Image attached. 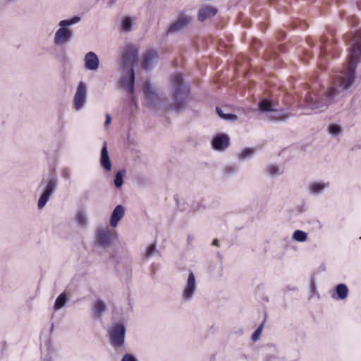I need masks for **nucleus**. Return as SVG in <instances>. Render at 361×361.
Instances as JSON below:
<instances>
[{
  "label": "nucleus",
  "instance_id": "28",
  "mask_svg": "<svg viewBox=\"0 0 361 361\" xmlns=\"http://www.w3.org/2000/svg\"><path fill=\"white\" fill-rule=\"evenodd\" d=\"M342 128L340 125L336 123H331L327 127L328 133L334 137L338 136L342 133Z\"/></svg>",
  "mask_w": 361,
  "mask_h": 361
},
{
  "label": "nucleus",
  "instance_id": "34",
  "mask_svg": "<svg viewBox=\"0 0 361 361\" xmlns=\"http://www.w3.org/2000/svg\"><path fill=\"white\" fill-rule=\"evenodd\" d=\"M267 173L272 176H276L282 173V170H281L276 165L270 164L267 167Z\"/></svg>",
  "mask_w": 361,
  "mask_h": 361
},
{
  "label": "nucleus",
  "instance_id": "9",
  "mask_svg": "<svg viewBox=\"0 0 361 361\" xmlns=\"http://www.w3.org/2000/svg\"><path fill=\"white\" fill-rule=\"evenodd\" d=\"M87 86L84 82L80 81L78 85L76 92L73 97V108L76 111L82 110L87 103Z\"/></svg>",
  "mask_w": 361,
  "mask_h": 361
},
{
  "label": "nucleus",
  "instance_id": "14",
  "mask_svg": "<svg viewBox=\"0 0 361 361\" xmlns=\"http://www.w3.org/2000/svg\"><path fill=\"white\" fill-rule=\"evenodd\" d=\"M84 62L88 71H97L99 67V57L94 51H89L85 55Z\"/></svg>",
  "mask_w": 361,
  "mask_h": 361
},
{
  "label": "nucleus",
  "instance_id": "30",
  "mask_svg": "<svg viewBox=\"0 0 361 361\" xmlns=\"http://www.w3.org/2000/svg\"><path fill=\"white\" fill-rule=\"evenodd\" d=\"M293 239L297 242L303 243L307 239V234L302 230H296L293 232Z\"/></svg>",
  "mask_w": 361,
  "mask_h": 361
},
{
  "label": "nucleus",
  "instance_id": "2",
  "mask_svg": "<svg viewBox=\"0 0 361 361\" xmlns=\"http://www.w3.org/2000/svg\"><path fill=\"white\" fill-rule=\"evenodd\" d=\"M172 83V104L171 109L180 111L187 107L190 100V88L188 84L184 82L181 73H176L171 78Z\"/></svg>",
  "mask_w": 361,
  "mask_h": 361
},
{
  "label": "nucleus",
  "instance_id": "15",
  "mask_svg": "<svg viewBox=\"0 0 361 361\" xmlns=\"http://www.w3.org/2000/svg\"><path fill=\"white\" fill-rule=\"evenodd\" d=\"M329 182H324L323 180L313 181L308 185L307 190L311 195H319L329 188Z\"/></svg>",
  "mask_w": 361,
  "mask_h": 361
},
{
  "label": "nucleus",
  "instance_id": "19",
  "mask_svg": "<svg viewBox=\"0 0 361 361\" xmlns=\"http://www.w3.org/2000/svg\"><path fill=\"white\" fill-rule=\"evenodd\" d=\"M158 53L154 50L147 51L144 57L143 66L146 70H150L157 62Z\"/></svg>",
  "mask_w": 361,
  "mask_h": 361
},
{
  "label": "nucleus",
  "instance_id": "27",
  "mask_svg": "<svg viewBox=\"0 0 361 361\" xmlns=\"http://www.w3.org/2000/svg\"><path fill=\"white\" fill-rule=\"evenodd\" d=\"M134 18L126 16L123 18L121 23V29L123 32H129L132 30Z\"/></svg>",
  "mask_w": 361,
  "mask_h": 361
},
{
  "label": "nucleus",
  "instance_id": "10",
  "mask_svg": "<svg viewBox=\"0 0 361 361\" xmlns=\"http://www.w3.org/2000/svg\"><path fill=\"white\" fill-rule=\"evenodd\" d=\"M143 92L146 104L150 107L157 109L159 107L161 98L156 90L149 81H146L143 86Z\"/></svg>",
  "mask_w": 361,
  "mask_h": 361
},
{
  "label": "nucleus",
  "instance_id": "8",
  "mask_svg": "<svg viewBox=\"0 0 361 361\" xmlns=\"http://www.w3.org/2000/svg\"><path fill=\"white\" fill-rule=\"evenodd\" d=\"M138 61V51L133 44H127L121 55V61L124 68L127 71L133 69Z\"/></svg>",
  "mask_w": 361,
  "mask_h": 361
},
{
  "label": "nucleus",
  "instance_id": "31",
  "mask_svg": "<svg viewBox=\"0 0 361 361\" xmlns=\"http://www.w3.org/2000/svg\"><path fill=\"white\" fill-rule=\"evenodd\" d=\"M81 18L80 16H75L70 19H65L59 21L60 25L65 26L66 27L69 28V27L75 25L80 22Z\"/></svg>",
  "mask_w": 361,
  "mask_h": 361
},
{
  "label": "nucleus",
  "instance_id": "36",
  "mask_svg": "<svg viewBox=\"0 0 361 361\" xmlns=\"http://www.w3.org/2000/svg\"><path fill=\"white\" fill-rule=\"evenodd\" d=\"M263 329V324H260L252 335V340L256 341L259 339Z\"/></svg>",
  "mask_w": 361,
  "mask_h": 361
},
{
  "label": "nucleus",
  "instance_id": "23",
  "mask_svg": "<svg viewBox=\"0 0 361 361\" xmlns=\"http://www.w3.org/2000/svg\"><path fill=\"white\" fill-rule=\"evenodd\" d=\"M258 108L261 113L270 114L274 109V104L271 100L264 98L259 102Z\"/></svg>",
  "mask_w": 361,
  "mask_h": 361
},
{
  "label": "nucleus",
  "instance_id": "7",
  "mask_svg": "<svg viewBox=\"0 0 361 361\" xmlns=\"http://www.w3.org/2000/svg\"><path fill=\"white\" fill-rule=\"evenodd\" d=\"M197 290V282L194 273L190 271L183 286L180 298L183 302L192 301Z\"/></svg>",
  "mask_w": 361,
  "mask_h": 361
},
{
  "label": "nucleus",
  "instance_id": "17",
  "mask_svg": "<svg viewBox=\"0 0 361 361\" xmlns=\"http://www.w3.org/2000/svg\"><path fill=\"white\" fill-rule=\"evenodd\" d=\"M99 163L104 170L106 171H110L111 170V162L109 156L107 144L106 142H104L103 147L101 149Z\"/></svg>",
  "mask_w": 361,
  "mask_h": 361
},
{
  "label": "nucleus",
  "instance_id": "12",
  "mask_svg": "<svg viewBox=\"0 0 361 361\" xmlns=\"http://www.w3.org/2000/svg\"><path fill=\"white\" fill-rule=\"evenodd\" d=\"M192 22V18L185 14H180L173 22L166 31V35H176L183 30Z\"/></svg>",
  "mask_w": 361,
  "mask_h": 361
},
{
  "label": "nucleus",
  "instance_id": "25",
  "mask_svg": "<svg viewBox=\"0 0 361 361\" xmlns=\"http://www.w3.org/2000/svg\"><path fill=\"white\" fill-rule=\"evenodd\" d=\"M68 297L66 293H61L56 299L54 305V310L55 311L59 310L64 307L66 305Z\"/></svg>",
  "mask_w": 361,
  "mask_h": 361
},
{
  "label": "nucleus",
  "instance_id": "24",
  "mask_svg": "<svg viewBox=\"0 0 361 361\" xmlns=\"http://www.w3.org/2000/svg\"><path fill=\"white\" fill-rule=\"evenodd\" d=\"M255 152V148L245 147L239 151L238 153V157L242 161L247 160L254 155Z\"/></svg>",
  "mask_w": 361,
  "mask_h": 361
},
{
  "label": "nucleus",
  "instance_id": "5",
  "mask_svg": "<svg viewBox=\"0 0 361 361\" xmlns=\"http://www.w3.org/2000/svg\"><path fill=\"white\" fill-rule=\"evenodd\" d=\"M126 331V326L122 322L114 323L109 329V342L115 349L121 348L124 345Z\"/></svg>",
  "mask_w": 361,
  "mask_h": 361
},
{
  "label": "nucleus",
  "instance_id": "13",
  "mask_svg": "<svg viewBox=\"0 0 361 361\" xmlns=\"http://www.w3.org/2000/svg\"><path fill=\"white\" fill-rule=\"evenodd\" d=\"M230 139L228 135L220 133L215 135L212 140V145L216 151H224L228 147Z\"/></svg>",
  "mask_w": 361,
  "mask_h": 361
},
{
  "label": "nucleus",
  "instance_id": "32",
  "mask_svg": "<svg viewBox=\"0 0 361 361\" xmlns=\"http://www.w3.org/2000/svg\"><path fill=\"white\" fill-rule=\"evenodd\" d=\"M126 174V170H120L118 171L114 178V185L117 188H121L123 184V176Z\"/></svg>",
  "mask_w": 361,
  "mask_h": 361
},
{
  "label": "nucleus",
  "instance_id": "42",
  "mask_svg": "<svg viewBox=\"0 0 361 361\" xmlns=\"http://www.w3.org/2000/svg\"><path fill=\"white\" fill-rule=\"evenodd\" d=\"M212 245L218 246V245H219L218 240H217V239H214V240L212 241Z\"/></svg>",
  "mask_w": 361,
  "mask_h": 361
},
{
  "label": "nucleus",
  "instance_id": "16",
  "mask_svg": "<svg viewBox=\"0 0 361 361\" xmlns=\"http://www.w3.org/2000/svg\"><path fill=\"white\" fill-rule=\"evenodd\" d=\"M128 77H124L121 80L122 87L128 93H133L135 88V71L134 69L128 71Z\"/></svg>",
  "mask_w": 361,
  "mask_h": 361
},
{
  "label": "nucleus",
  "instance_id": "43",
  "mask_svg": "<svg viewBox=\"0 0 361 361\" xmlns=\"http://www.w3.org/2000/svg\"><path fill=\"white\" fill-rule=\"evenodd\" d=\"M20 0H6V1L9 4H15L18 1H19Z\"/></svg>",
  "mask_w": 361,
  "mask_h": 361
},
{
  "label": "nucleus",
  "instance_id": "33",
  "mask_svg": "<svg viewBox=\"0 0 361 361\" xmlns=\"http://www.w3.org/2000/svg\"><path fill=\"white\" fill-rule=\"evenodd\" d=\"M216 112L220 118L224 120L235 121L237 119V116L235 114H224L222 109L219 107H216Z\"/></svg>",
  "mask_w": 361,
  "mask_h": 361
},
{
  "label": "nucleus",
  "instance_id": "11",
  "mask_svg": "<svg viewBox=\"0 0 361 361\" xmlns=\"http://www.w3.org/2000/svg\"><path fill=\"white\" fill-rule=\"evenodd\" d=\"M59 28L56 31L53 42L56 47H62L69 43L73 37V32L71 29L66 27L60 25L59 23Z\"/></svg>",
  "mask_w": 361,
  "mask_h": 361
},
{
  "label": "nucleus",
  "instance_id": "4",
  "mask_svg": "<svg viewBox=\"0 0 361 361\" xmlns=\"http://www.w3.org/2000/svg\"><path fill=\"white\" fill-rule=\"evenodd\" d=\"M57 185L58 178L56 176H52L49 180H43L42 181L39 188L43 187V189L37 202L39 209H42L45 207L51 196L54 193Z\"/></svg>",
  "mask_w": 361,
  "mask_h": 361
},
{
  "label": "nucleus",
  "instance_id": "3",
  "mask_svg": "<svg viewBox=\"0 0 361 361\" xmlns=\"http://www.w3.org/2000/svg\"><path fill=\"white\" fill-rule=\"evenodd\" d=\"M349 52L348 67L345 75L340 76L345 81V86H351L354 83L357 66L361 63V30L353 37Z\"/></svg>",
  "mask_w": 361,
  "mask_h": 361
},
{
  "label": "nucleus",
  "instance_id": "21",
  "mask_svg": "<svg viewBox=\"0 0 361 361\" xmlns=\"http://www.w3.org/2000/svg\"><path fill=\"white\" fill-rule=\"evenodd\" d=\"M217 9L214 7L207 6L200 9L198 13V20L200 21H204L208 18H210L216 15Z\"/></svg>",
  "mask_w": 361,
  "mask_h": 361
},
{
  "label": "nucleus",
  "instance_id": "35",
  "mask_svg": "<svg viewBox=\"0 0 361 361\" xmlns=\"http://www.w3.org/2000/svg\"><path fill=\"white\" fill-rule=\"evenodd\" d=\"M157 251V250L156 246L154 245H150L147 247L145 253L143 254V257L145 259H147L152 257Z\"/></svg>",
  "mask_w": 361,
  "mask_h": 361
},
{
  "label": "nucleus",
  "instance_id": "40",
  "mask_svg": "<svg viewBox=\"0 0 361 361\" xmlns=\"http://www.w3.org/2000/svg\"><path fill=\"white\" fill-rule=\"evenodd\" d=\"M105 117H106V121L104 122V126H106L111 122V117L109 114H106Z\"/></svg>",
  "mask_w": 361,
  "mask_h": 361
},
{
  "label": "nucleus",
  "instance_id": "6",
  "mask_svg": "<svg viewBox=\"0 0 361 361\" xmlns=\"http://www.w3.org/2000/svg\"><path fill=\"white\" fill-rule=\"evenodd\" d=\"M115 233L108 226L97 227L94 233V245L102 248L109 247Z\"/></svg>",
  "mask_w": 361,
  "mask_h": 361
},
{
  "label": "nucleus",
  "instance_id": "39",
  "mask_svg": "<svg viewBox=\"0 0 361 361\" xmlns=\"http://www.w3.org/2000/svg\"><path fill=\"white\" fill-rule=\"evenodd\" d=\"M62 176L66 179V180H69L70 178H71V174H70V172L68 169H64L63 171V173H62Z\"/></svg>",
  "mask_w": 361,
  "mask_h": 361
},
{
  "label": "nucleus",
  "instance_id": "38",
  "mask_svg": "<svg viewBox=\"0 0 361 361\" xmlns=\"http://www.w3.org/2000/svg\"><path fill=\"white\" fill-rule=\"evenodd\" d=\"M236 171V167L234 165L226 166L224 169V173L231 175Z\"/></svg>",
  "mask_w": 361,
  "mask_h": 361
},
{
  "label": "nucleus",
  "instance_id": "18",
  "mask_svg": "<svg viewBox=\"0 0 361 361\" xmlns=\"http://www.w3.org/2000/svg\"><path fill=\"white\" fill-rule=\"evenodd\" d=\"M125 214V209L121 204L117 205L113 210L111 219L110 225L111 227L115 228L117 226L118 222L122 219Z\"/></svg>",
  "mask_w": 361,
  "mask_h": 361
},
{
  "label": "nucleus",
  "instance_id": "41",
  "mask_svg": "<svg viewBox=\"0 0 361 361\" xmlns=\"http://www.w3.org/2000/svg\"><path fill=\"white\" fill-rule=\"evenodd\" d=\"M187 240H188V244H192V243L194 240V238L191 235H188Z\"/></svg>",
  "mask_w": 361,
  "mask_h": 361
},
{
  "label": "nucleus",
  "instance_id": "1",
  "mask_svg": "<svg viewBox=\"0 0 361 361\" xmlns=\"http://www.w3.org/2000/svg\"><path fill=\"white\" fill-rule=\"evenodd\" d=\"M350 86H345V81L340 76L335 78L332 86L322 95L317 96L312 93L305 97V107L312 110L324 111L341 93L346 91Z\"/></svg>",
  "mask_w": 361,
  "mask_h": 361
},
{
  "label": "nucleus",
  "instance_id": "22",
  "mask_svg": "<svg viewBox=\"0 0 361 361\" xmlns=\"http://www.w3.org/2000/svg\"><path fill=\"white\" fill-rule=\"evenodd\" d=\"M92 310L94 315L99 319L106 311V305L103 300L98 299L94 302Z\"/></svg>",
  "mask_w": 361,
  "mask_h": 361
},
{
  "label": "nucleus",
  "instance_id": "46",
  "mask_svg": "<svg viewBox=\"0 0 361 361\" xmlns=\"http://www.w3.org/2000/svg\"><path fill=\"white\" fill-rule=\"evenodd\" d=\"M311 286H312V288H314V284H312V285H311Z\"/></svg>",
  "mask_w": 361,
  "mask_h": 361
},
{
  "label": "nucleus",
  "instance_id": "20",
  "mask_svg": "<svg viewBox=\"0 0 361 361\" xmlns=\"http://www.w3.org/2000/svg\"><path fill=\"white\" fill-rule=\"evenodd\" d=\"M290 117V114L282 109H273L268 116V119L272 121H285Z\"/></svg>",
  "mask_w": 361,
  "mask_h": 361
},
{
  "label": "nucleus",
  "instance_id": "37",
  "mask_svg": "<svg viewBox=\"0 0 361 361\" xmlns=\"http://www.w3.org/2000/svg\"><path fill=\"white\" fill-rule=\"evenodd\" d=\"M121 361H139L137 358L131 353H125Z\"/></svg>",
  "mask_w": 361,
  "mask_h": 361
},
{
  "label": "nucleus",
  "instance_id": "26",
  "mask_svg": "<svg viewBox=\"0 0 361 361\" xmlns=\"http://www.w3.org/2000/svg\"><path fill=\"white\" fill-rule=\"evenodd\" d=\"M336 293L338 299L344 300L348 295V288L345 283H339L336 286Z\"/></svg>",
  "mask_w": 361,
  "mask_h": 361
},
{
  "label": "nucleus",
  "instance_id": "45",
  "mask_svg": "<svg viewBox=\"0 0 361 361\" xmlns=\"http://www.w3.org/2000/svg\"><path fill=\"white\" fill-rule=\"evenodd\" d=\"M54 324H51V331H52L54 330Z\"/></svg>",
  "mask_w": 361,
  "mask_h": 361
},
{
  "label": "nucleus",
  "instance_id": "29",
  "mask_svg": "<svg viewBox=\"0 0 361 361\" xmlns=\"http://www.w3.org/2000/svg\"><path fill=\"white\" fill-rule=\"evenodd\" d=\"M75 220L78 224L80 226H86L87 225V217L86 213L80 210L75 216Z\"/></svg>",
  "mask_w": 361,
  "mask_h": 361
},
{
  "label": "nucleus",
  "instance_id": "44",
  "mask_svg": "<svg viewBox=\"0 0 361 361\" xmlns=\"http://www.w3.org/2000/svg\"><path fill=\"white\" fill-rule=\"evenodd\" d=\"M286 288H287L288 290H296V288H294V287L293 288H290L289 286H287Z\"/></svg>",
  "mask_w": 361,
  "mask_h": 361
}]
</instances>
